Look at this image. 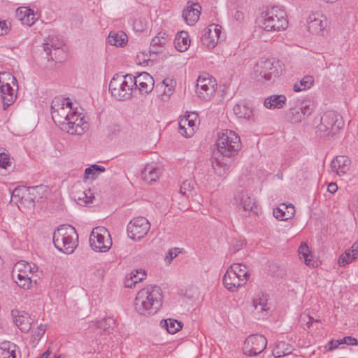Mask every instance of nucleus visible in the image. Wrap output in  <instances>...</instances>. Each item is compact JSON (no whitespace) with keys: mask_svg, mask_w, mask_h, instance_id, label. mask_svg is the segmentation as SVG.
<instances>
[{"mask_svg":"<svg viewBox=\"0 0 358 358\" xmlns=\"http://www.w3.org/2000/svg\"><path fill=\"white\" fill-rule=\"evenodd\" d=\"M162 304V292L158 286L148 285L141 289L135 298V310L142 315H153Z\"/></svg>","mask_w":358,"mask_h":358,"instance_id":"f257e3e1","label":"nucleus"},{"mask_svg":"<svg viewBox=\"0 0 358 358\" xmlns=\"http://www.w3.org/2000/svg\"><path fill=\"white\" fill-rule=\"evenodd\" d=\"M259 24L266 31H280L288 27L287 15L278 6L267 8L259 18Z\"/></svg>","mask_w":358,"mask_h":358,"instance_id":"f03ea898","label":"nucleus"},{"mask_svg":"<svg viewBox=\"0 0 358 358\" xmlns=\"http://www.w3.org/2000/svg\"><path fill=\"white\" fill-rule=\"evenodd\" d=\"M282 71L278 61L262 58L254 66L253 77L258 82L274 81L282 74Z\"/></svg>","mask_w":358,"mask_h":358,"instance_id":"7ed1b4c3","label":"nucleus"},{"mask_svg":"<svg viewBox=\"0 0 358 358\" xmlns=\"http://www.w3.org/2000/svg\"><path fill=\"white\" fill-rule=\"evenodd\" d=\"M216 145L220 155L231 159H233L241 149L239 136L235 131L229 129L218 134Z\"/></svg>","mask_w":358,"mask_h":358,"instance_id":"20e7f679","label":"nucleus"},{"mask_svg":"<svg viewBox=\"0 0 358 358\" xmlns=\"http://www.w3.org/2000/svg\"><path fill=\"white\" fill-rule=\"evenodd\" d=\"M131 83V74H115L109 83L111 95L117 100L129 99L133 91Z\"/></svg>","mask_w":358,"mask_h":358,"instance_id":"39448f33","label":"nucleus"},{"mask_svg":"<svg viewBox=\"0 0 358 358\" xmlns=\"http://www.w3.org/2000/svg\"><path fill=\"white\" fill-rule=\"evenodd\" d=\"M15 78L9 72H0V92L2 99L3 108L6 110L14 103L16 95L10 84L15 85Z\"/></svg>","mask_w":358,"mask_h":358,"instance_id":"423d86ee","label":"nucleus"},{"mask_svg":"<svg viewBox=\"0 0 358 358\" xmlns=\"http://www.w3.org/2000/svg\"><path fill=\"white\" fill-rule=\"evenodd\" d=\"M343 125L342 117L340 115L332 110L325 112L321 117L320 124L317 129L324 136L334 134Z\"/></svg>","mask_w":358,"mask_h":358,"instance_id":"0eeeda50","label":"nucleus"},{"mask_svg":"<svg viewBox=\"0 0 358 358\" xmlns=\"http://www.w3.org/2000/svg\"><path fill=\"white\" fill-rule=\"evenodd\" d=\"M90 243L94 251L105 252L110 248L112 241L107 229L103 227H98L93 229L91 232Z\"/></svg>","mask_w":358,"mask_h":358,"instance_id":"6e6552de","label":"nucleus"},{"mask_svg":"<svg viewBox=\"0 0 358 358\" xmlns=\"http://www.w3.org/2000/svg\"><path fill=\"white\" fill-rule=\"evenodd\" d=\"M150 223L145 217L134 218L127 225V233L130 238L133 240H141L149 231Z\"/></svg>","mask_w":358,"mask_h":358,"instance_id":"1a4fd4ad","label":"nucleus"},{"mask_svg":"<svg viewBox=\"0 0 358 358\" xmlns=\"http://www.w3.org/2000/svg\"><path fill=\"white\" fill-rule=\"evenodd\" d=\"M196 87L199 97L209 100L216 91L217 83L208 74H203L199 76Z\"/></svg>","mask_w":358,"mask_h":358,"instance_id":"9d476101","label":"nucleus"},{"mask_svg":"<svg viewBox=\"0 0 358 358\" xmlns=\"http://www.w3.org/2000/svg\"><path fill=\"white\" fill-rule=\"evenodd\" d=\"M267 340L262 335H250L244 342L243 350L248 356H256L264 350Z\"/></svg>","mask_w":358,"mask_h":358,"instance_id":"9b49d317","label":"nucleus"},{"mask_svg":"<svg viewBox=\"0 0 358 358\" xmlns=\"http://www.w3.org/2000/svg\"><path fill=\"white\" fill-rule=\"evenodd\" d=\"M69 121L64 124L62 129L71 134L81 135L88 129V123L84 120V117H80L77 113L71 114Z\"/></svg>","mask_w":358,"mask_h":358,"instance_id":"f8f14e48","label":"nucleus"},{"mask_svg":"<svg viewBox=\"0 0 358 358\" xmlns=\"http://www.w3.org/2000/svg\"><path fill=\"white\" fill-rule=\"evenodd\" d=\"M132 88L138 87L141 94H148L152 92L154 87L155 81L153 78L146 72H142L138 76L134 77L131 75Z\"/></svg>","mask_w":358,"mask_h":358,"instance_id":"ddd939ff","label":"nucleus"},{"mask_svg":"<svg viewBox=\"0 0 358 358\" xmlns=\"http://www.w3.org/2000/svg\"><path fill=\"white\" fill-rule=\"evenodd\" d=\"M64 45L63 41L59 40L57 36H49L46 43L43 44V50L46 52L48 60H57V52L64 54L62 47Z\"/></svg>","mask_w":358,"mask_h":358,"instance_id":"4468645a","label":"nucleus"},{"mask_svg":"<svg viewBox=\"0 0 358 358\" xmlns=\"http://www.w3.org/2000/svg\"><path fill=\"white\" fill-rule=\"evenodd\" d=\"M313 113V108L308 105L291 107L286 113V120L291 123L301 122Z\"/></svg>","mask_w":358,"mask_h":358,"instance_id":"2eb2a0df","label":"nucleus"},{"mask_svg":"<svg viewBox=\"0 0 358 358\" xmlns=\"http://www.w3.org/2000/svg\"><path fill=\"white\" fill-rule=\"evenodd\" d=\"M211 164L215 174L224 177L234 166V159L224 157L223 155L217 157L215 155L212 158Z\"/></svg>","mask_w":358,"mask_h":358,"instance_id":"dca6fc26","label":"nucleus"},{"mask_svg":"<svg viewBox=\"0 0 358 358\" xmlns=\"http://www.w3.org/2000/svg\"><path fill=\"white\" fill-rule=\"evenodd\" d=\"M11 315L14 323L22 332L27 333L30 330L33 319L27 313L13 309L11 311Z\"/></svg>","mask_w":358,"mask_h":358,"instance_id":"f3484780","label":"nucleus"},{"mask_svg":"<svg viewBox=\"0 0 358 358\" xmlns=\"http://www.w3.org/2000/svg\"><path fill=\"white\" fill-rule=\"evenodd\" d=\"M220 28V27L215 24H212L208 28H206L201 38L203 45L208 48H214L218 41Z\"/></svg>","mask_w":358,"mask_h":358,"instance_id":"a211bd4d","label":"nucleus"},{"mask_svg":"<svg viewBox=\"0 0 358 358\" xmlns=\"http://www.w3.org/2000/svg\"><path fill=\"white\" fill-rule=\"evenodd\" d=\"M223 284L224 287L230 292L236 291L237 289L244 285L247 282V278H240L236 273L231 270L227 271L223 276Z\"/></svg>","mask_w":358,"mask_h":358,"instance_id":"6ab92c4d","label":"nucleus"},{"mask_svg":"<svg viewBox=\"0 0 358 358\" xmlns=\"http://www.w3.org/2000/svg\"><path fill=\"white\" fill-rule=\"evenodd\" d=\"M234 199L236 201L238 206L245 211H252L255 213L257 206L253 198H252L248 192L241 191L235 195Z\"/></svg>","mask_w":358,"mask_h":358,"instance_id":"aec40b11","label":"nucleus"},{"mask_svg":"<svg viewBox=\"0 0 358 358\" xmlns=\"http://www.w3.org/2000/svg\"><path fill=\"white\" fill-rule=\"evenodd\" d=\"M233 110L238 118L252 120L255 117V108L249 102L241 101L234 106Z\"/></svg>","mask_w":358,"mask_h":358,"instance_id":"412c9836","label":"nucleus"},{"mask_svg":"<svg viewBox=\"0 0 358 358\" xmlns=\"http://www.w3.org/2000/svg\"><path fill=\"white\" fill-rule=\"evenodd\" d=\"M201 7L199 3H194L182 11V17L189 25L195 24L201 14Z\"/></svg>","mask_w":358,"mask_h":358,"instance_id":"4be33fe9","label":"nucleus"},{"mask_svg":"<svg viewBox=\"0 0 358 358\" xmlns=\"http://www.w3.org/2000/svg\"><path fill=\"white\" fill-rule=\"evenodd\" d=\"M20 352L18 347L10 341L0 343V358H20Z\"/></svg>","mask_w":358,"mask_h":358,"instance_id":"5701e85b","label":"nucleus"},{"mask_svg":"<svg viewBox=\"0 0 358 358\" xmlns=\"http://www.w3.org/2000/svg\"><path fill=\"white\" fill-rule=\"evenodd\" d=\"M350 160L347 156L339 155L334 159L331 162V169L338 174L346 173L350 165Z\"/></svg>","mask_w":358,"mask_h":358,"instance_id":"b1692460","label":"nucleus"},{"mask_svg":"<svg viewBox=\"0 0 358 358\" xmlns=\"http://www.w3.org/2000/svg\"><path fill=\"white\" fill-rule=\"evenodd\" d=\"M318 14L310 15L308 20V30L312 34L322 31L326 27V22L321 19Z\"/></svg>","mask_w":358,"mask_h":358,"instance_id":"393cba45","label":"nucleus"},{"mask_svg":"<svg viewBox=\"0 0 358 358\" xmlns=\"http://www.w3.org/2000/svg\"><path fill=\"white\" fill-rule=\"evenodd\" d=\"M174 45L178 51L181 52L186 51L190 45L188 33L185 31L178 32L176 36Z\"/></svg>","mask_w":358,"mask_h":358,"instance_id":"a878e982","label":"nucleus"},{"mask_svg":"<svg viewBox=\"0 0 358 358\" xmlns=\"http://www.w3.org/2000/svg\"><path fill=\"white\" fill-rule=\"evenodd\" d=\"M286 96L282 94H273L267 97L264 102L266 108H282L286 103Z\"/></svg>","mask_w":358,"mask_h":358,"instance_id":"bb28decb","label":"nucleus"},{"mask_svg":"<svg viewBox=\"0 0 358 358\" xmlns=\"http://www.w3.org/2000/svg\"><path fill=\"white\" fill-rule=\"evenodd\" d=\"M74 231L75 229L73 227H65L64 225L60 226L57 231H55L53 233L52 236V242L55 245V247L58 250H61L62 243H64V239L66 238V234L67 231Z\"/></svg>","mask_w":358,"mask_h":358,"instance_id":"cd10ccee","label":"nucleus"},{"mask_svg":"<svg viewBox=\"0 0 358 358\" xmlns=\"http://www.w3.org/2000/svg\"><path fill=\"white\" fill-rule=\"evenodd\" d=\"M71 114L67 112L65 107H62L60 110L52 111V118L55 123L61 124L62 127H64V124H66L70 119Z\"/></svg>","mask_w":358,"mask_h":358,"instance_id":"c85d7f7f","label":"nucleus"},{"mask_svg":"<svg viewBox=\"0 0 358 358\" xmlns=\"http://www.w3.org/2000/svg\"><path fill=\"white\" fill-rule=\"evenodd\" d=\"M169 41V35L164 32H159L152 38L150 44V52L157 54L159 51L155 50L156 46L162 47Z\"/></svg>","mask_w":358,"mask_h":358,"instance_id":"c756f323","label":"nucleus"},{"mask_svg":"<svg viewBox=\"0 0 358 358\" xmlns=\"http://www.w3.org/2000/svg\"><path fill=\"white\" fill-rule=\"evenodd\" d=\"M292 350L293 348L289 344L285 341H279L276 343L275 348L272 353L276 358H279L291 354Z\"/></svg>","mask_w":358,"mask_h":358,"instance_id":"7c9ffc66","label":"nucleus"},{"mask_svg":"<svg viewBox=\"0 0 358 358\" xmlns=\"http://www.w3.org/2000/svg\"><path fill=\"white\" fill-rule=\"evenodd\" d=\"M17 271L18 273L15 278V282L17 285L24 289H30L32 284L31 277H29L27 273H25V272H22V268H20Z\"/></svg>","mask_w":358,"mask_h":358,"instance_id":"2f4dec72","label":"nucleus"},{"mask_svg":"<svg viewBox=\"0 0 358 358\" xmlns=\"http://www.w3.org/2000/svg\"><path fill=\"white\" fill-rule=\"evenodd\" d=\"M161 324L164 327L169 334H173L179 331L182 327V323L177 320L169 318L161 321Z\"/></svg>","mask_w":358,"mask_h":358,"instance_id":"473e14b6","label":"nucleus"},{"mask_svg":"<svg viewBox=\"0 0 358 358\" xmlns=\"http://www.w3.org/2000/svg\"><path fill=\"white\" fill-rule=\"evenodd\" d=\"M108 43L115 46H122L127 42V36L124 32L111 31L108 37Z\"/></svg>","mask_w":358,"mask_h":358,"instance_id":"72a5a7b5","label":"nucleus"},{"mask_svg":"<svg viewBox=\"0 0 358 358\" xmlns=\"http://www.w3.org/2000/svg\"><path fill=\"white\" fill-rule=\"evenodd\" d=\"M143 179L148 182H152L156 181L159 178L158 171L157 169L150 164H147L141 173Z\"/></svg>","mask_w":358,"mask_h":358,"instance_id":"f704fd0d","label":"nucleus"},{"mask_svg":"<svg viewBox=\"0 0 358 358\" xmlns=\"http://www.w3.org/2000/svg\"><path fill=\"white\" fill-rule=\"evenodd\" d=\"M313 82L314 80L312 76H306L301 79L300 82L294 84L293 90L296 92H299L302 90L309 89L313 85Z\"/></svg>","mask_w":358,"mask_h":358,"instance_id":"c9c22d12","label":"nucleus"},{"mask_svg":"<svg viewBox=\"0 0 358 358\" xmlns=\"http://www.w3.org/2000/svg\"><path fill=\"white\" fill-rule=\"evenodd\" d=\"M105 171L106 169L104 166L98 164H92L85 169L84 178L85 179L89 178L95 179L99 173H103Z\"/></svg>","mask_w":358,"mask_h":358,"instance_id":"e433bc0d","label":"nucleus"},{"mask_svg":"<svg viewBox=\"0 0 358 358\" xmlns=\"http://www.w3.org/2000/svg\"><path fill=\"white\" fill-rule=\"evenodd\" d=\"M27 192L26 187H18L14 189L10 196V201L16 204L21 202L23 199L27 200L26 192Z\"/></svg>","mask_w":358,"mask_h":358,"instance_id":"4c0bfd02","label":"nucleus"},{"mask_svg":"<svg viewBox=\"0 0 358 358\" xmlns=\"http://www.w3.org/2000/svg\"><path fill=\"white\" fill-rule=\"evenodd\" d=\"M298 252L300 259H303L305 264L308 266H310L312 262V259L309 258V256L310 255V251L309 250V248L306 243H301L298 249Z\"/></svg>","mask_w":358,"mask_h":358,"instance_id":"58836bf2","label":"nucleus"},{"mask_svg":"<svg viewBox=\"0 0 358 358\" xmlns=\"http://www.w3.org/2000/svg\"><path fill=\"white\" fill-rule=\"evenodd\" d=\"M234 273H237V275L240 278H245L247 280L249 277V273L245 265L242 264H234L228 268Z\"/></svg>","mask_w":358,"mask_h":358,"instance_id":"ea45409f","label":"nucleus"},{"mask_svg":"<svg viewBox=\"0 0 358 358\" xmlns=\"http://www.w3.org/2000/svg\"><path fill=\"white\" fill-rule=\"evenodd\" d=\"M66 238L64 239V243H62L61 250L62 252L71 254L74 251V243L73 242L72 237L69 232H66Z\"/></svg>","mask_w":358,"mask_h":358,"instance_id":"a19ab883","label":"nucleus"},{"mask_svg":"<svg viewBox=\"0 0 358 358\" xmlns=\"http://www.w3.org/2000/svg\"><path fill=\"white\" fill-rule=\"evenodd\" d=\"M22 266H23V268H22V272H25V273H27V272L28 271L29 273L33 274L38 269L37 266L35 264H31L28 262H26L25 264L21 263V262H17L16 264V265L15 266V269L13 272V277L14 278H15V269L18 270L20 268H22Z\"/></svg>","mask_w":358,"mask_h":358,"instance_id":"79ce46f5","label":"nucleus"},{"mask_svg":"<svg viewBox=\"0 0 358 358\" xmlns=\"http://www.w3.org/2000/svg\"><path fill=\"white\" fill-rule=\"evenodd\" d=\"M354 259H355V257L352 256L351 252L348 250H346L344 253H343L338 259V264L340 266H345L349 263L352 262Z\"/></svg>","mask_w":358,"mask_h":358,"instance_id":"37998d69","label":"nucleus"},{"mask_svg":"<svg viewBox=\"0 0 358 358\" xmlns=\"http://www.w3.org/2000/svg\"><path fill=\"white\" fill-rule=\"evenodd\" d=\"M286 206L285 203H281L278 207L273 209V216L280 220H287L288 218L285 216Z\"/></svg>","mask_w":358,"mask_h":358,"instance_id":"c03bdc74","label":"nucleus"},{"mask_svg":"<svg viewBox=\"0 0 358 358\" xmlns=\"http://www.w3.org/2000/svg\"><path fill=\"white\" fill-rule=\"evenodd\" d=\"M194 185V182L192 180H185L182 184L180 185V193L182 195L189 196V193L193 189Z\"/></svg>","mask_w":358,"mask_h":358,"instance_id":"a18cd8bd","label":"nucleus"},{"mask_svg":"<svg viewBox=\"0 0 358 358\" xmlns=\"http://www.w3.org/2000/svg\"><path fill=\"white\" fill-rule=\"evenodd\" d=\"M38 17H36V15L34 13V10L30 9V12H28L25 18L22 20V23L27 26H31L35 23Z\"/></svg>","mask_w":358,"mask_h":358,"instance_id":"49530a36","label":"nucleus"},{"mask_svg":"<svg viewBox=\"0 0 358 358\" xmlns=\"http://www.w3.org/2000/svg\"><path fill=\"white\" fill-rule=\"evenodd\" d=\"M253 306L255 309L259 308L260 310H266V299L262 296V297H258L253 300Z\"/></svg>","mask_w":358,"mask_h":358,"instance_id":"de8ad7c7","label":"nucleus"},{"mask_svg":"<svg viewBox=\"0 0 358 358\" xmlns=\"http://www.w3.org/2000/svg\"><path fill=\"white\" fill-rule=\"evenodd\" d=\"M114 323L115 321L113 318H104L98 322V327L103 331H108L110 326Z\"/></svg>","mask_w":358,"mask_h":358,"instance_id":"09e8293b","label":"nucleus"},{"mask_svg":"<svg viewBox=\"0 0 358 358\" xmlns=\"http://www.w3.org/2000/svg\"><path fill=\"white\" fill-rule=\"evenodd\" d=\"M10 164L9 156L2 148H0V167L6 168Z\"/></svg>","mask_w":358,"mask_h":358,"instance_id":"8fccbe9b","label":"nucleus"},{"mask_svg":"<svg viewBox=\"0 0 358 358\" xmlns=\"http://www.w3.org/2000/svg\"><path fill=\"white\" fill-rule=\"evenodd\" d=\"M130 274L134 279L136 280V283L142 281L146 276V273L143 269H137L132 271Z\"/></svg>","mask_w":358,"mask_h":358,"instance_id":"3c124183","label":"nucleus"},{"mask_svg":"<svg viewBox=\"0 0 358 358\" xmlns=\"http://www.w3.org/2000/svg\"><path fill=\"white\" fill-rule=\"evenodd\" d=\"M62 107H64V100L61 99L60 98H55L51 103V112L60 110Z\"/></svg>","mask_w":358,"mask_h":358,"instance_id":"603ef678","label":"nucleus"},{"mask_svg":"<svg viewBox=\"0 0 358 358\" xmlns=\"http://www.w3.org/2000/svg\"><path fill=\"white\" fill-rule=\"evenodd\" d=\"M244 244V240L234 239L231 242V248H230V250H232L233 253H236L237 251L240 250L242 248Z\"/></svg>","mask_w":358,"mask_h":358,"instance_id":"864d4df0","label":"nucleus"},{"mask_svg":"<svg viewBox=\"0 0 358 358\" xmlns=\"http://www.w3.org/2000/svg\"><path fill=\"white\" fill-rule=\"evenodd\" d=\"M28 12H30V8L25 6L20 7L16 10V15L21 22H22V20L25 18Z\"/></svg>","mask_w":358,"mask_h":358,"instance_id":"5fc2aeb1","label":"nucleus"},{"mask_svg":"<svg viewBox=\"0 0 358 358\" xmlns=\"http://www.w3.org/2000/svg\"><path fill=\"white\" fill-rule=\"evenodd\" d=\"M358 343L357 340L352 336H345L340 340V343L337 345L346 344L348 345H357Z\"/></svg>","mask_w":358,"mask_h":358,"instance_id":"6e6d98bb","label":"nucleus"},{"mask_svg":"<svg viewBox=\"0 0 358 358\" xmlns=\"http://www.w3.org/2000/svg\"><path fill=\"white\" fill-rule=\"evenodd\" d=\"M178 250V248H174L173 249L169 250V251L168 252V253L165 257V261L166 262H168L169 264H170L171 262L178 256V255L179 253Z\"/></svg>","mask_w":358,"mask_h":358,"instance_id":"4d7b16f0","label":"nucleus"},{"mask_svg":"<svg viewBox=\"0 0 358 358\" xmlns=\"http://www.w3.org/2000/svg\"><path fill=\"white\" fill-rule=\"evenodd\" d=\"M38 187L39 186L27 187L26 197L34 201L36 199L35 192Z\"/></svg>","mask_w":358,"mask_h":358,"instance_id":"13d9d810","label":"nucleus"},{"mask_svg":"<svg viewBox=\"0 0 358 358\" xmlns=\"http://www.w3.org/2000/svg\"><path fill=\"white\" fill-rule=\"evenodd\" d=\"M92 198H94V196H92V195L88 196L85 192H83L78 197L75 196V200L83 201L84 203H92Z\"/></svg>","mask_w":358,"mask_h":358,"instance_id":"bf43d9fd","label":"nucleus"},{"mask_svg":"<svg viewBox=\"0 0 358 358\" xmlns=\"http://www.w3.org/2000/svg\"><path fill=\"white\" fill-rule=\"evenodd\" d=\"M10 29V26L8 25L5 20H0V36L6 35Z\"/></svg>","mask_w":358,"mask_h":358,"instance_id":"052dcab7","label":"nucleus"},{"mask_svg":"<svg viewBox=\"0 0 358 358\" xmlns=\"http://www.w3.org/2000/svg\"><path fill=\"white\" fill-rule=\"evenodd\" d=\"M187 118L182 119L179 122V129H180V133L182 135H185L187 136H189L190 134H187V132L186 131V129H185V125L187 124Z\"/></svg>","mask_w":358,"mask_h":358,"instance_id":"680f3d73","label":"nucleus"},{"mask_svg":"<svg viewBox=\"0 0 358 358\" xmlns=\"http://www.w3.org/2000/svg\"><path fill=\"white\" fill-rule=\"evenodd\" d=\"M173 82V80H171V79H169V78H166V79H164V80L162 81V87L164 85L165 87H169V88H168V92H165V93H166V94H171V92H172V90H173L171 89Z\"/></svg>","mask_w":358,"mask_h":358,"instance_id":"e2e57ef3","label":"nucleus"},{"mask_svg":"<svg viewBox=\"0 0 358 358\" xmlns=\"http://www.w3.org/2000/svg\"><path fill=\"white\" fill-rule=\"evenodd\" d=\"M285 206H286L285 210L287 213V214H285V216L287 217V218L290 219L294 214V212H295L294 207L292 204H289V205L285 204Z\"/></svg>","mask_w":358,"mask_h":358,"instance_id":"0e129e2a","label":"nucleus"},{"mask_svg":"<svg viewBox=\"0 0 358 358\" xmlns=\"http://www.w3.org/2000/svg\"><path fill=\"white\" fill-rule=\"evenodd\" d=\"M136 284V280L134 279L131 275H129V278H127L126 280L124 282V285L126 287L128 288H132L134 287Z\"/></svg>","mask_w":358,"mask_h":358,"instance_id":"69168bd1","label":"nucleus"},{"mask_svg":"<svg viewBox=\"0 0 358 358\" xmlns=\"http://www.w3.org/2000/svg\"><path fill=\"white\" fill-rule=\"evenodd\" d=\"M45 331H46L45 325H43L42 324H41L38 327L37 331L35 332L36 336L38 338V339H40L43 336V335L45 334Z\"/></svg>","mask_w":358,"mask_h":358,"instance_id":"338daca9","label":"nucleus"},{"mask_svg":"<svg viewBox=\"0 0 358 358\" xmlns=\"http://www.w3.org/2000/svg\"><path fill=\"white\" fill-rule=\"evenodd\" d=\"M349 250L351 252L352 256L357 259L358 257V242H355Z\"/></svg>","mask_w":358,"mask_h":358,"instance_id":"774afa93","label":"nucleus"}]
</instances>
